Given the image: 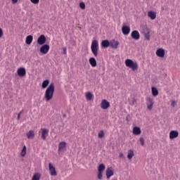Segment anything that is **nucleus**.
Wrapping results in <instances>:
<instances>
[{
  "instance_id": "obj_15",
  "label": "nucleus",
  "mask_w": 180,
  "mask_h": 180,
  "mask_svg": "<svg viewBox=\"0 0 180 180\" xmlns=\"http://www.w3.org/2000/svg\"><path fill=\"white\" fill-rule=\"evenodd\" d=\"M122 32L124 36H127L130 33V27L124 25L122 27Z\"/></svg>"
},
{
  "instance_id": "obj_13",
  "label": "nucleus",
  "mask_w": 180,
  "mask_h": 180,
  "mask_svg": "<svg viewBox=\"0 0 180 180\" xmlns=\"http://www.w3.org/2000/svg\"><path fill=\"white\" fill-rule=\"evenodd\" d=\"M18 77H25L26 75V69L25 68H20L17 70Z\"/></svg>"
},
{
  "instance_id": "obj_41",
  "label": "nucleus",
  "mask_w": 180,
  "mask_h": 180,
  "mask_svg": "<svg viewBox=\"0 0 180 180\" xmlns=\"http://www.w3.org/2000/svg\"><path fill=\"white\" fill-rule=\"evenodd\" d=\"M146 40H150V36L149 35H146Z\"/></svg>"
},
{
  "instance_id": "obj_12",
  "label": "nucleus",
  "mask_w": 180,
  "mask_h": 180,
  "mask_svg": "<svg viewBox=\"0 0 180 180\" xmlns=\"http://www.w3.org/2000/svg\"><path fill=\"white\" fill-rule=\"evenodd\" d=\"M131 37L134 39V40H139L140 39V32L137 30H134L131 34Z\"/></svg>"
},
{
  "instance_id": "obj_22",
  "label": "nucleus",
  "mask_w": 180,
  "mask_h": 180,
  "mask_svg": "<svg viewBox=\"0 0 180 180\" xmlns=\"http://www.w3.org/2000/svg\"><path fill=\"white\" fill-rule=\"evenodd\" d=\"M89 62L91 67H96V59L95 58H90Z\"/></svg>"
},
{
  "instance_id": "obj_19",
  "label": "nucleus",
  "mask_w": 180,
  "mask_h": 180,
  "mask_svg": "<svg viewBox=\"0 0 180 180\" xmlns=\"http://www.w3.org/2000/svg\"><path fill=\"white\" fill-rule=\"evenodd\" d=\"M148 16L152 20H154L157 18V13L154 11H148Z\"/></svg>"
},
{
  "instance_id": "obj_38",
  "label": "nucleus",
  "mask_w": 180,
  "mask_h": 180,
  "mask_svg": "<svg viewBox=\"0 0 180 180\" xmlns=\"http://www.w3.org/2000/svg\"><path fill=\"white\" fill-rule=\"evenodd\" d=\"M4 36V31L2 30V28H0V39Z\"/></svg>"
},
{
  "instance_id": "obj_25",
  "label": "nucleus",
  "mask_w": 180,
  "mask_h": 180,
  "mask_svg": "<svg viewBox=\"0 0 180 180\" xmlns=\"http://www.w3.org/2000/svg\"><path fill=\"white\" fill-rule=\"evenodd\" d=\"M134 155V150L130 149L128 150V155H127V158L128 160H131L133 158V156Z\"/></svg>"
},
{
  "instance_id": "obj_6",
  "label": "nucleus",
  "mask_w": 180,
  "mask_h": 180,
  "mask_svg": "<svg viewBox=\"0 0 180 180\" xmlns=\"http://www.w3.org/2000/svg\"><path fill=\"white\" fill-rule=\"evenodd\" d=\"M49 129L46 128H41V137L42 140H46L47 137L49 136Z\"/></svg>"
},
{
  "instance_id": "obj_16",
  "label": "nucleus",
  "mask_w": 180,
  "mask_h": 180,
  "mask_svg": "<svg viewBox=\"0 0 180 180\" xmlns=\"http://www.w3.org/2000/svg\"><path fill=\"white\" fill-rule=\"evenodd\" d=\"M133 134L135 136H140L141 134V129L139 127H134L132 131Z\"/></svg>"
},
{
  "instance_id": "obj_2",
  "label": "nucleus",
  "mask_w": 180,
  "mask_h": 180,
  "mask_svg": "<svg viewBox=\"0 0 180 180\" xmlns=\"http://www.w3.org/2000/svg\"><path fill=\"white\" fill-rule=\"evenodd\" d=\"M125 65L126 67L131 68L132 71H137L139 70V64L137 62H134L131 59H127L125 60Z\"/></svg>"
},
{
  "instance_id": "obj_11",
  "label": "nucleus",
  "mask_w": 180,
  "mask_h": 180,
  "mask_svg": "<svg viewBox=\"0 0 180 180\" xmlns=\"http://www.w3.org/2000/svg\"><path fill=\"white\" fill-rule=\"evenodd\" d=\"M105 174H106L107 179H110V176H113L114 175L113 168L112 167L107 168Z\"/></svg>"
},
{
  "instance_id": "obj_21",
  "label": "nucleus",
  "mask_w": 180,
  "mask_h": 180,
  "mask_svg": "<svg viewBox=\"0 0 180 180\" xmlns=\"http://www.w3.org/2000/svg\"><path fill=\"white\" fill-rule=\"evenodd\" d=\"M26 136L27 139H34V131L30 130L27 134Z\"/></svg>"
},
{
  "instance_id": "obj_4",
  "label": "nucleus",
  "mask_w": 180,
  "mask_h": 180,
  "mask_svg": "<svg viewBox=\"0 0 180 180\" xmlns=\"http://www.w3.org/2000/svg\"><path fill=\"white\" fill-rule=\"evenodd\" d=\"M39 51L41 54H47L50 51V46L49 44H44L40 47Z\"/></svg>"
},
{
  "instance_id": "obj_9",
  "label": "nucleus",
  "mask_w": 180,
  "mask_h": 180,
  "mask_svg": "<svg viewBox=\"0 0 180 180\" xmlns=\"http://www.w3.org/2000/svg\"><path fill=\"white\" fill-rule=\"evenodd\" d=\"M49 167L50 174L51 175V176H57V171H56V167L53 166L51 163L49 164Z\"/></svg>"
},
{
  "instance_id": "obj_27",
  "label": "nucleus",
  "mask_w": 180,
  "mask_h": 180,
  "mask_svg": "<svg viewBox=\"0 0 180 180\" xmlns=\"http://www.w3.org/2000/svg\"><path fill=\"white\" fill-rule=\"evenodd\" d=\"M92 98H94V94H92L91 92H86V101H91Z\"/></svg>"
},
{
  "instance_id": "obj_36",
  "label": "nucleus",
  "mask_w": 180,
  "mask_h": 180,
  "mask_svg": "<svg viewBox=\"0 0 180 180\" xmlns=\"http://www.w3.org/2000/svg\"><path fill=\"white\" fill-rule=\"evenodd\" d=\"M102 172H98V179H102Z\"/></svg>"
},
{
  "instance_id": "obj_17",
  "label": "nucleus",
  "mask_w": 180,
  "mask_h": 180,
  "mask_svg": "<svg viewBox=\"0 0 180 180\" xmlns=\"http://www.w3.org/2000/svg\"><path fill=\"white\" fill-rule=\"evenodd\" d=\"M65 147H67V143L62 141L58 144V153H61L63 150H64V148H65Z\"/></svg>"
},
{
  "instance_id": "obj_31",
  "label": "nucleus",
  "mask_w": 180,
  "mask_h": 180,
  "mask_svg": "<svg viewBox=\"0 0 180 180\" xmlns=\"http://www.w3.org/2000/svg\"><path fill=\"white\" fill-rule=\"evenodd\" d=\"M79 8H81L83 11L85 10V3L80 2L79 3Z\"/></svg>"
},
{
  "instance_id": "obj_26",
  "label": "nucleus",
  "mask_w": 180,
  "mask_h": 180,
  "mask_svg": "<svg viewBox=\"0 0 180 180\" xmlns=\"http://www.w3.org/2000/svg\"><path fill=\"white\" fill-rule=\"evenodd\" d=\"M40 178H41V174L40 173H35L33 175L32 180H40Z\"/></svg>"
},
{
  "instance_id": "obj_3",
  "label": "nucleus",
  "mask_w": 180,
  "mask_h": 180,
  "mask_svg": "<svg viewBox=\"0 0 180 180\" xmlns=\"http://www.w3.org/2000/svg\"><path fill=\"white\" fill-rule=\"evenodd\" d=\"M91 50L94 57H98V51L99 50V42H98V40H94L91 42Z\"/></svg>"
},
{
  "instance_id": "obj_37",
  "label": "nucleus",
  "mask_w": 180,
  "mask_h": 180,
  "mask_svg": "<svg viewBox=\"0 0 180 180\" xmlns=\"http://www.w3.org/2000/svg\"><path fill=\"white\" fill-rule=\"evenodd\" d=\"M175 105H176L175 101H172L171 106H172V108H175Z\"/></svg>"
},
{
  "instance_id": "obj_1",
  "label": "nucleus",
  "mask_w": 180,
  "mask_h": 180,
  "mask_svg": "<svg viewBox=\"0 0 180 180\" xmlns=\"http://www.w3.org/2000/svg\"><path fill=\"white\" fill-rule=\"evenodd\" d=\"M54 91H56L54 83H51L45 91L44 99L46 102H49L53 99V96H54Z\"/></svg>"
},
{
  "instance_id": "obj_33",
  "label": "nucleus",
  "mask_w": 180,
  "mask_h": 180,
  "mask_svg": "<svg viewBox=\"0 0 180 180\" xmlns=\"http://www.w3.org/2000/svg\"><path fill=\"white\" fill-rule=\"evenodd\" d=\"M30 1L32 2V4H34V5H37V4L40 2V0H30Z\"/></svg>"
},
{
  "instance_id": "obj_40",
  "label": "nucleus",
  "mask_w": 180,
  "mask_h": 180,
  "mask_svg": "<svg viewBox=\"0 0 180 180\" xmlns=\"http://www.w3.org/2000/svg\"><path fill=\"white\" fill-rule=\"evenodd\" d=\"M12 4H18V0H12Z\"/></svg>"
},
{
  "instance_id": "obj_24",
  "label": "nucleus",
  "mask_w": 180,
  "mask_h": 180,
  "mask_svg": "<svg viewBox=\"0 0 180 180\" xmlns=\"http://www.w3.org/2000/svg\"><path fill=\"white\" fill-rule=\"evenodd\" d=\"M27 150V148H26V146L24 145L20 152L21 157H26Z\"/></svg>"
},
{
  "instance_id": "obj_42",
  "label": "nucleus",
  "mask_w": 180,
  "mask_h": 180,
  "mask_svg": "<svg viewBox=\"0 0 180 180\" xmlns=\"http://www.w3.org/2000/svg\"><path fill=\"white\" fill-rule=\"evenodd\" d=\"M122 157H123V153L120 154V158H122Z\"/></svg>"
},
{
  "instance_id": "obj_8",
  "label": "nucleus",
  "mask_w": 180,
  "mask_h": 180,
  "mask_svg": "<svg viewBox=\"0 0 180 180\" xmlns=\"http://www.w3.org/2000/svg\"><path fill=\"white\" fill-rule=\"evenodd\" d=\"M101 109L106 110L110 108V103H109L106 99H104L101 101Z\"/></svg>"
},
{
  "instance_id": "obj_32",
  "label": "nucleus",
  "mask_w": 180,
  "mask_h": 180,
  "mask_svg": "<svg viewBox=\"0 0 180 180\" xmlns=\"http://www.w3.org/2000/svg\"><path fill=\"white\" fill-rule=\"evenodd\" d=\"M104 136H105V133L103 132V131H101L98 133V137H99V139H102Z\"/></svg>"
},
{
  "instance_id": "obj_23",
  "label": "nucleus",
  "mask_w": 180,
  "mask_h": 180,
  "mask_svg": "<svg viewBox=\"0 0 180 180\" xmlns=\"http://www.w3.org/2000/svg\"><path fill=\"white\" fill-rule=\"evenodd\" d=\"M32 41H33V36L28 35L26 37V40H25L26 44H32Z\"/></svg>"
},
{
  "instance_id": "obj_10",
  "label": "nucleus",
  "mask_w": 180,
  "mask_h": 180,
  "mask_svg": "<svg viewBox=\"0 0 180 180\" xmlns=\"http://www.w3.org/2000/svg\"><path fill=\"white\" fill-rule=\"evenodd\" d=\"M179 136V132L178 131L172 130L169 132V139L170 140H174V139H176Z\"/></svg>"
},
{
  "instance_id": "obj_34",
  "label": "nucleus",
  "mask_w": 180,
  "mask_h": 180,
  "mask_svg": "<svg viewBox=\"0 0 180 180\" xmlns=\"http://www.w3.org/2000/svg\"><path fill=\"white\" fill-rule=\"evenodd\" d=\"M139 141H140V143H141V145L142 146H144V138L141 137V138L139 139Z\"/></svg>"
},
{
  "instance_id": "obj_35",
  "label": "nucleus",
  "mask_w": 180,
  "mask_h": 180,
  "mask_svg": "<svg viewBox=\"0 0 180 180\" xmlns=\"http://www.w3.org/2000/svg\"><path fill=\"white\" fill-rule=\"evenodd\" d=\"M22 113H23V110L20 111V112L18 114L17 120H20V115H22Z\"/></svg>"
},
{
  "instance_id": "obj_18",
  "label": "nucleus",
  "mask_w": 180,
  "mask_h": 180,
  "mask_svg": "<svg viewBox=\"0 0 180 180\" xmlns=\"http://www.w3.org/2000/svg\"><path fill=\"white\" fill-rule=\"evenodd\" d=\"M110 46L112 47V49H117V47L119 46V41L112 39L110 42Z\"/></svg>"
},
{
  "instance_id": "obj_28",
  "label": "nucleus",
  "mask_w": 180,
  "mask_h": 180,
  "mask_svg": "<svg viewBox=\"0 0 180 180\" xmlns=\"http://www.w3.org/2000/svg\"><path fill=\"white\" fill-rule=\"evenodd\" d=\"M49 84H50V81L49 79H46L42 82L41 87L43 89H46V86H49Z\"/></svg>"
},
{
  "instance_id": "obj_30",
  "label": "nucleus",
  "mask_w": 180,
  "mask_h": 180,
  "mask_svg": "<svg viewBox=\"0 0 180 180\" xmlns=\"http://www.w3.org/2000/svg\"><path fill=\"white\" fill-rule=\"evenodd\" d=\"M105 171V165L101 164L98 166V172H103Z\"/></svg>"
},
{
  "instance_id": "obj_20",
  "label": "nucleus",
  "mask_w": 180,
  "mask_h": 180,
  "mask_svg": "<svg viewBox=\"0 0 180 180\" xmlns=\"http://www.w3.org/2000/svg\"><path fill=\"white\" fill-rule=\"evenodd\" d=\"M101 46L104 49H107V47H109V46H110V42H109V41H108L107 39L103 40L101 42Z\"/></svg>"
},
{
  "instance_id": "obj_5",
  "label": "nucleus",
  "mask_w": 180,
  "mask_h": 180,
  "mask_svg": "<svg viewBox=\"0 0 180 180\" xmlns=\"http://www.w3.org/2000/svg\"><path fill=\"white\" fill-rule=\"evenodd\" d=\"M146 105L148 110H151L153 109V106H154V99L151 98V97H148L146 98Z\"/></svg>"
},
{
  "instance_id": "obj_29",
  "label": "nucleus",
  "mask_w": 180,
  "mask_h": 180,
  "mask_svg": "<svg viewBox=\"0 0 180 180\" xmlns=\"http://www.w3.org/2000/svg\"><path fill=\"white\" fill-rule=\"evenodd\" d=\"M152 95L153 96H158V89H157L155 87L151 88Z\"/></svg>"
},
{
  "instance_id": "obj_7",
  "label": "nucleus",
  "mask_w": 180,
  "mask_h": 180,
  "mask_svg": "<svg viewBox=\"0 0 180 180\" xmlns=\"http://www.w3.org/2000/svg\"><path fill=\"white\" fill-rule=\"evenodd\" d=\"M46 36L41 34L39 36V37L37 39V44H39V46H43L46 44Z\"/></svg>"
},
{
  "instance_id": "obj_39",
  "label": "nucleus",
  "mask_w": 180,
  "mask_h": 180,
  "mask_svg": "<svg viewBox=\"0 0 180 180\" xmlns=\"http://www.w3.org/2000/svg\"><path fill=\"white\" fill-rule=\"evenodd\" d=\"M63 54H67V48L64 47L63 48Z\"/></svg>"
},
{
  "instance_id": "obj_14",
  "label": "nucleus",
  "mask_w": 180,
  "mask_h": 180,
  "mask_svg": "<svg viewBox=\"0 0 180 180\" xmlns=\"http://www.w3.org/2000/svg\"><path fill=\"white\" fill-rule=\"evenodd\" d=\"M156 56L158 57L162 58L164 56H165V50L162 48H160L156 51Z\"/></svg>"
}]
</instances>
